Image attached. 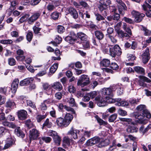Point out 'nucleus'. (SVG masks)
Wrapping results in <instances>:
<instances>
[{
    "label": "nucleus",
    "mask_w": 151,
    "mask_h": 151,
    "mask_svg": "<svg viewBox=\"0 0 151 151\" xmlns=\"http://www.w3.org/2000/svg\"><path fill=\"white\" fill-rule=\"evenodd\" d=\"M137 110L138 112L134 115L135 118L137 119L136 122L139 124H143L147 123L148 121L144 118L145 116L147 118L150 119L151 117V114L147 109L146 106L144 105H140L137 106Z\"/></svg>",
    "instance_id": "f257e3e1"
},
{
    "label": "nucleus",
    "mask_w": 151,
    "mask_h": 151,
    "mask_svg": "<svg viewBox=\"0 0 151 151\" xmlns=\"http://www.w3.org/2000/svg\"><path fill=\"white\" fill-rule=\"evenodd\" d=\"M122 54V50L120 47L117 45H115L110 49L109 55L112 57H115L116 56H120Z\"/></svg>",
    "instance_id": "f03ea898"
},
{
    "label": "nucleus",
    "mask_w": 151,
    "mask_h": 151,
    "mask_svg": "<svg viewBox=\"0 0 151 151\" xmlns=\"http://www.w3.org/2000/svg\"><path fill=\"white\" fill-rule=\"evenodd\" d=\"M90 83V79L88 76L85 75H81L80 79L77 83L78 86L83 87L87 85Z\"/></svg>",
    "instance_id": "7ed1b4c3"
},
{
    "label": "nucleus",
    "mask_w": 151,
    "mask_h": 151,
    "mask_svg": "<svg viewBox=\"0 0 151 151\" xmlns=\"http://www.w3.org/2000/svg\"><path fill=\"white\" fill-rule=\"evenodd\" d=\"M139 79L138 80V83L139 85L144 87H147V84L145 83L146 82L147 83H150L151 80L147 77L142 76H139Z\"/></svg>",
    "instance_id": "20e7f679"
},
{
    "label": "nucleus",
    "mask_w": 151,
    "mask_h": 151,
    "mask_svg": "<svg viewBox=\"0 0 151 151\" xmlns=\"http://www.w3.org/2000/svg\"><path fill=\"white\" fill-rule=\"evenodd\" d=\"M133 17L134 18V21L136 22H139L142 21L145 14L140 13L138 12L133 10L131 12Z\"/></svg>",
    "instance_id": "39448f33"
},
{
    "label": "nucleus",
    "mask_w": 151,
    "mask_h": 151,
    "mask_svg": "<svg viewBox=\"0 0 151 151\" xmlns=\"http://www.w3.org/2000/svg\"><path fill=\"white\" fill-rule=\"evenodd\" d=\"M116 1L118 4L119 12L123 15L124 14V11L127 9L125 4L121 0H116Z\"/></svg>",
    "instance_id": "423d86ee"
},
{
    "label": "nucleus",
    "mask_w": 151,
    "mask_h": 151,
    "mask_svg": "<svg viewBox=\"0 0 151 151\" xmlns=\"http://www.w3.org/2000/svg\"><path fill=\"white\" fill-rule=\"evenodd\" d=\"M41 14V12L39 11L35 12L28 19V22L30 24H32L35 21L39 18Z\"/></svg>",
    "instance_id": "0eeeda50"
},
{
    "label": "nucleus",
    "mask_w": 151,
    "mask_h": 151,
    "mask_svg": "<svg viewBox=\"0 0 151 151\" xmlns=\"http://www.w3.org/2000/svg\"><path fill=\"white\" fill-rule=\"evenodd\" d=\"M142 61L144 63H147L150 58L149 49L147 48L141 56Z\"/></svg>",
    "instance_id": "6e6552de"
},
{
    "label": "nucleus",
    "mask_w": 151,
    "mask_h": 151,
    "mask_svg": "<svg viewBox=\"0 0 151 151\" xmlns=\"http://www.w3.org/2000/svg\"><path fill=\"white\" fill-rule=\"evenodd\" d=\"M95 100L99 106H104L106 104V97L103 98L100 95H98L95 97Z\"/></svg>",
    "instance_id": "1a4fd4ad"
},
{
    "label": "nucleus",
    "mask_w": 151,
    "mask_h": 151,
    "mask_svg": "<svg viewBox=\"0 0 151 151\" xmlns=\"http://www.w3.org/2000/svg\"><path fill=\"white\" fill-rule=\"evenodd\" d=\"M40 133L35 128H33L29 131V138L30 140L37 139L39 136Z\"/></svg>",
    "instance_id": "9d476101"
},
{
    "label": "nucleus",
    "mask_w": 151,
    "mask_h": 151,
    "mask_svg": "<svg viewBox=\"0 0 151 151\" xmlns=\"http://www.w3.org/2000/svg\"><path fill=\"white\" fill-rule=\"evenodd\" d=\"M80 132L79 130L76 129L74 128L73 127H72L68 132L67 134L70 136L71 138L75 139L78 138L77 134H79Z\"/></svg>",
    "instance_id": "9b49d317"
},
{
    "label": "nucleus",
    "mask_w": 151,
    "mask_h": 151,
    "mask_svg": "<svg viewBox=\"0 0 151 151\" xmlns=\"http://www.w3.org/2000/svg\"><path fill=\"white\" fill-rule=\"evenodd\" d=\"M98 7L102 15L106 17L109 13V12L107 8V7L104 5L102 4L99 3V4L98 6Z\"/></svg>",
    "instance_id": "f8f14e48"
},
{
    "label": "nucleus",
    "mask_w": 151,
    "mask_h": 151,
    "mask_svg": "<svg viewBox=\"0 0 151 151\" xmlns=\"http://www.w3.org/2000/svg\"><path fill=\"white\" fill-rule=\"evenodd\" d=\"M100 138L99 137H94L88 139L86 142L88 146H92L95 144H98L100 142Z\"/></svg>",
    "instance_id": "ddd939ff"
},
{
    "label": "nucleus",
    "mask_w": 151,
    "mask_h": 151,
    "mask_svg": "<svg viewBox=\"0 0 151 151\" xmlns=\"http://www.w3.org/2000/svg\"><path fill=\"white\" fill-rule=\"evenodd\" d=\"M16 53L18 55V56L16 57V59L17 60L19 61L24 60L25 57L23 55L24 52L23 50L19 49L17 51Z\"/></svg>",
    "instance_id": "4468645a"
},
{
    "label": "nucleus",
    "mask_w": 151,
    "mask_h": 151,
    "mask_svg": "<svg viewBox=\"0 0 151 151\" xmlns=\"http://www.w3.org/2000/svg\"><path fill=\"white\" fill-rule=\"evenodd\" d=\"M43 89L46 91L45 93L47 95H51L53 93V89L48 83H44L42 85Z\"/></svg>",
    "instance_id": "2eb2a0df"
},
{
    "label": "nucleus",
    "mask_w": 151,
    "mask_h": 151,
    "mask_svg": "<svg viewBox=\"0 0 151 151\" xmlns=\"http://www.w3.org/2000/svg\"><path fill=\"white\" fill-rule=\"evenodd\" d=\"M19 82V80L17 78H16L13 80L11 87V91L13 93H15L16 92Z\"/></svg>",
    "instance_id": "dca6fc26"
},
{
    "label": "nucleus",
    "mask_w": 151,
    "mask_h": 151,
    "mask_svg": "<svg viewBox=\"0 0 151 151\" xmlns=\"http://www.w3.org/2000/svg\"><path fill=\"white\" fill-rule=\"evenodd\" d=\"M34 79L32 78H28L21 81L19 85L21 86H26L32 83Z\"/></svg>",
    "instance_id": "f3484780"
},
{
    "label": "nucleus",
    "mask_w": 151,
    "mask_h": 151,
    "mask_svg": "<svg viewBox=\"0 0 151 151\" xmlns=\"http://www.w3.org/2000/svg\"><path fill=\"white\" fill-rule=\"evenodd\" d=\"M17 113L18 117L20 120H24L27 118V113L26 111L21 110L18 111Z\"/></svg>",
    "instance_id": "a211bd4d"
},
{
    "label": "nucleus",
    "mask_w": 151,
    "mask_h": 151,
    "mask_svg": "<svg viewBox=\"0 0 151 151\" xmlns=\"http://www.w3.org/2000/svg\"><path fill=\"white\" fill-rule=\"evenodd\" d=\"M109 143L110 140L109 139H100L99 143L96 145L98 147L101 148L103 147L108 145Z\"/></svg>",
    "instance_id": "6ab92c4d"
},
{
    "label": "nucleus",
    "mask_w": 151,
    "mask_h": 151,
    "mask_svg": "<svg viewBox=\"0 0 151 151\" xmlns=\"http://www.w3.org/2000/svg\"><path fill=\"white\" fill-rule=\"evenodd\" d=\"M57 125L60 127H66L68 126L65 119L61 117L58 118L56 120Z\"/></svg>",
    "instance_id": "aec40b11"
},
{
    "label": "nucleus",
    "mask_w": 151,
    "mask_h": 151,
    "mask_svg": "<svg viewBox=\"0 0 151 151\" xmlns=\"http://www.w3.org/2000/svg\"><path fill=\"white\" fill-rule=\"evenodd\" d=\"M38 139L39 140V144L42 145L44 142L46 143H50L52 140V138L49 137L43 136L39 137Z\"/></svg>",
    "instance_id": "412c9836"
},
{
    "label": "nucleus",
    "mask_w": 151,
    "mask_h": 151,
    "mask_svg": "<svg viewBox=\"0 0 151 151\" xmlns=\"http://www.w3.org/2000/svg\"><path fill=\"white\" fill-rule=\"evenodd\" d=\"M51 87L58 91H61L63 88L62 85L59 82H56L51 84Z\"/></svg>",
    "instance_id": "4be33fe9"
},
{
    "label": "nucleus",
    "mask_w": 151,
    "mask_h": 151,
    "mask_svg": "<svg viewBox=\"0 0 151 151\" xmlns=\"http://www.w3.org/2000/svg\"><path fill=\"white\" fill-rule=\"evenodd\" d=\"M15 134L18 137L23 138L25 136V134L20 129V127H17L14 130Z\"/></svg>",
    "instance_id": "5701e85b"
},
{
    "label": "nucleus",
    "mask_w": 151,
    "mask_h": 151,
    "mask_svg": "<svg viewBox=\"0 0 151 151\" xmlns=\"http://www.w3.org/2000/svg\"><path fill=\"white\" fill-rule=\"evenodd\" d=\"M68 11L73 17L76 19L78 18V14L77 11L73 7H70L68 9Z\"/></svg>",
    "instance_id": "b1692460"
},
{
    "label": "nucleus",
    "mask_w": 151,
    "mask_h": 151,
    "mask_svg": "<svg viewBox=\"0 0 151 151\" xmlns=\"http://www.w3.org/2000/svg\"><path fill=\"white\" fill-rule=\"evenodd\" d=\"M117 32L118 37L121 38L128 39L130 37V36L128 34L124 32L122 30H118L117 31Z\"/></svg>",
    "instance_id": "393cba45"
},
{
    "label": "nucleus",
    "mask_w": 151,
    "mask_h": 151,
    "mask_svg": "<svg viewBox=\"0 0 151 151\" xmlns=\"http://www.w3.org/2000/svg\"><path fill=\"white\" fill-rule=\"evenodd\" d=\"M112 93V90L109 88H104L102 89L101 93L103 95H108L110 97Z\"/></svg>",
    "instance_id": "a878e982"
},
{
    "label": "nucleus",
    "mask_w": 151,
    "mask_h": 151,
    "mask_svg": "<svg viewBox=\"0 0 151 151\" xmlns=\"http://www.w3.org/2000/svg\"><path fill=\"white\" fill-rule=\"evenodd\" d=\"M134 69L135 71L138 73L142 75H145V70L142 67L136 66L134 67Z\"/></svg>",
    "instance_id": "bb28decb"
},
{
    "label": "nucleus",
    "mask_w": 151,
    "mask_h": 151,
    "mask_svg": "<svg viewBox=\"0 0 151 151\" xmlns=\"http://www.w3.org/2000/svg\"><path fill=\"white\" fill-rule=\"evenodd\" d=\"M73 115L70 113H67L65 116L64 119L68 125L70 124L72 120L73 119Z\"/></svg>",
    "instance_id": "cd10ccee"
},
{
    "label": "nucleus",
    "mask_w": 151,
    "mask_h": 151,
    "mask_svg": "<svg viewBox=\"0 0 151 151\" xmlns=\"http://www.w3.org/2000/svg\"><path fill=\"white\" fill-rule=\"evenodd\" d=\"M96 38L99 40H102L104 37V34L102 32L100 31H96L94 32Z\"/></svg>",
    "instance_id": "c85d7f7f"
},
{
    "label": "nucleus",
    "mask_w": 151,
    "mask_h": 151,
    "mask_svg": "<svg viewBox=\"0 0 151 151\" xmlns=\"http://www.w3.org/2000/svg\"><path fill=\"white\" fill-rule=\"evenodd\" d=\"M101 43L102 44L101 49L103 52L109 55L110 49H111V47H109L108 45H105L104 44Z\"/></svg>",
    "instance_id": "c756f323"
},
{
    "label": "nucleus",
    "mask_w": 151,
    "mask_h": 151,
    "mask_svg": "<svg viewBox=\"0 0 151 151\" xmlns=\"http://www.w3.org/2000/svg\"><path fill=\"white\" fill-rule=\"evenodd\" d=\"M77 36L79 39L83 41L87 40L88 38V36L86 34L81 32L78 33Z\"/></svg>",
    "instance_id": "7c9ffc66"
},
{
    "label": "nucleus",
    "mask_w": 151,
    "mask_h": 151,
    "mask_svg": "<svg viewBox=\"0 0 151 151\" xmlns=\"http://www.w3.org/2000/svg\"><path fill=\"white\" fill-rule=\"evenodd\" d=\"M141 30L143 32L145 36H148L151 35V30L148 29L143 25L141 26Z\"/></svg>",
    "instance_id": "2f4dec72"
},
{
    "label": "nucleus",
    "mask_w": 151,
    "mask_h": 151,
    "mask_svg": "<svg viewBox=\"0 0 151 151\" xmlns=\"http://www.w3.org/2000/svg\"><path fill=\"white\" fill-rule=\"evenodd\" d=\"M72 140L68 137L65 136L63 138V145H69L70 144L71 141Z\"/></svg>",
    "instance_id": "473e14b6"
},
{
    "label": "nucleus",
    "mask_w": 151,
    "mask_h": 151,
    "mask_svg": "<svg viewBox=\"0 0 151 151\" xmlns=\"http://www.w3.org/2000/svg\"><path fill=\"white\" fill-rule=\"evenodd\" d=\"M5 114L4 113H0V123L4 126V123L7 122V120L5 116Z\"/></svg>",
    "instance_id": "72a5a7b5"
},
{
    "label": "nucleus",
    "mask_w": 151,
    "mask_h": 151,
    "mask_svg": "<svg viewBox=\"0 0 151 151\" xmlns=\"http://www.w3.org/2000/svg\"><path fill=\"white\" fill-rule=\"evenodd\" d=\"M66 101L70 106L73 107L76 106L75 99L73 98L70 97L67 98Z\"/></svg>",
    "instance_id": "f704fd0d"
},
{
    "label": "nucleus",
    "mask_w": 151,
    "mask_h": 151,
    "mask_svg": "<svg viewBox=\"0 0 151 151\" xmlns=\"http://www.w3.org/2000/svg\"><path fill=\"white\" fill-rule=\"evenodd\" d=\"M110 63V60L107 59H104L100 62V65L101 66L107 67L109 66Z\"/></svg>",
    "instance_id": "c9c22d12"
},
{
    "label": "nucleus",
    "mask_w": 151,
    "mask_h": 151,
    "mask_svg": "<svg viewBox=\"0 0 151 151\" xmlns=\"http://www.w3.org/2000/svg\"><path fill=\"white\" fill-rule=\"evenodd\" d=\"M95 117L96 119L98 122L99 123L100 125H103L106 126L107 125L108 123L107 122L103 120L102 119L99 118L98 116H96Z\"/></svg>",
    "instance_id": "e433bc0d"
},
{
    "label": "nucleus",
    "mask_w": 151,
    "mask_h": 151,
    "mask_svg": "<svg viewBox=\"0 0 151 151\" xmlns=\"http://www.w3.org/2000/svg\"><path fill=\"white\" fill-rule=\"evenodd\" d=\"M4 123L5 124L4 125V126L5 127L15 129L17 127V126L14 123L12 122H9L7 121V122Z\"/></svg>",
    "instance_id": "4c0bfd02"
},
{
    "label": "nucleus",
    "mask_w": 151,
    "mask_h": 151,
    "mask_svg": "<svg viewBox=\"0 0 151 151\" xmlns=\"http://www.w3.org/2000/svg\"><path fill=\"white\" fill-rule=\"evenodd\" d=\"M127 131L129 133H134L137 132V129L134 125L129 126L127 129Z\"/></svg>",
    "instance_id": "58836bf2"
},
{
    "label": "nucleus",
    "mask_w": 151,
    "mask_h": 151,
    "mask_svg": "<svg viewBox=\"0 0 151 151\" xmlns=\"http://www.w3.org/2000/svg\"><path fill=\"white\" fill-rule=\"evenodd\" d=\"M58 65V63H54L50 68V72L52 73H54L57 69Z\"/></svg>",
    "instance_id": "ea45409f"
},
{
    "label": "nucleus",
    "mask_w": 151,
    "mask_h": 151,
    "mask_svg": "<svg viewBox=\"0 0 151 151\" xmlns=\"http://www.w3.org/2000/svg\"><path fill=\"white\" fill-rule=\"evenodd\" d=\"M15 105V103L13 100H9L6 104V107L10 108L14 107Z\"/></svg>",
    "instance_id": "a19ab883"
},
{
    "label": "nucleus",
    "mask_w": 151,
    "mask_h": 151,
    "mask_svg": "<svg viewBox=\"0 0 151 151\" xmlns=\"http://www.w3.org/2000/svg\"><path fill=\"white\" fill-rule=\"evenodd\" d=\"M58 32L60 34H62L65 32V27L61 25H58L56 27Z\"/></svg>",
    "instance_id": "79ce46f5"
},
{
    "label": "nucleus",
    "mask_w": 151,
    "mask_h": 151,
    "mask_svg": "<svg viewBox=\"0 0 151 151\" xmlns=\"http://www.w3.org/2000/svg\"><path fill=\"white\" fill-rule=\"evenodd\" d=\"M82 45L83 48L84 49H89L90 47V42L86 40L85 41H84V42H82Z\"/></svg>",
    "instance_id": "37998d69"
},
{
    "label": "nucleus",
    "mask_w": 151,
    "mask_h": 151,
    "mask_svg": "<svg viewBox=\"0 0 151 151\" xmlns=\"http://www.w3.org/2000/svg\"><path fill=\"white\" fill-rule=\"evenodd\" d=\"M142 7L144 11H146L151 8V6L146 1H145L142 5Z\"/></svg>",
    "instance_id": "c03bdc74"
},
{
    "label": "nucleus",
    "mask_w": 151,
    "mask_h": 151,
    "mask_svg": "<svg viewBox=\"0 0 151 151\" xmlns=\"http://www.w3.org/2000/svg\"><path fill=\"white\" fill-rule=\"evenodd\" d=\"M25 124L29 129L32 128L34 126L32 122L29 119L26 120L25 122Z\"/></svg>",
    "instance_id": "a18cd8bd"
},
{
    "label": "nucleus",
    "mask_w": 151,
    "mask_h": 151,
    "mask_svg": "<svg viewBox=\"0 0 151 151\" xmlns=\"http://www.w3.org/2000/svg\"><path fill=\"white\" fill-rule=\"evenodd\" d=\"M26 103L27 106H29L33 109H35V110L37 109L35 103L32 102L31 101L29 100H27Z\"/></svg>",
    "instance_id": "49530a36"
},
{
    "label": "nucleus",
    "mask_w": 151,
    "mask_h": 151,
    "mask_svg": "<svg viewBox=\"0 0 151 151\" xmlns=\"http://www.w3.org/2000/svg\"><path fill=\"white\" fill-rule=\"evenodd\" d=\"M62 41V38L59 36H56L55 39V41L53 42V44L55 46L57 45V44H59Z\"/></svg>",
    "instance_id": "de8ad7c7"
},
{
    "label": "nucleus",
    "mask_w": 151,
    "mask_h": 151,
    "mask_svg": "<svg viewBox=\"0 0 151 151\" xmlns=\"http://www.w3.org/2000/svg\"><path fill=\"white\" fill-rule=\"evenodd\" d=\"M53 139L57 145L59 146L60 145L61 139V137L58 135L54 138Z\"/></svg>",
    "instance_id": "09e8293b"
},
{
    "label": "nucleus",
    "mask_w": 151,
    "mask_h": 151,
    "mask_svg": "<svg viewBox=\"0 0 151 151\" xmlns=\"http://www.w3.org/2000/svg\"><path fill=\"white\" fill-rule=\"evenodd\" d=\"M65 40L68 42V43L70 44H73L75 40L74 39H73L71 37H70V36H68L66 37L65 39Z\"/></svg>",
    "instance_id": "8fccbe9b"
},
{
    "label": "nucleus",
    "mask_w": 151,
    "mask_h": 151,
    "mask_svg": "<svg viewBox=\"0 0 151 151\" xmlns=\"http://www.w3.org/2000/svg\"><path fill=\"white\" fill-rule=\"evenodd\" d=\"M33 37V34L32 32L30 31H28L26 35V38L27 40L29 42H30Z\"/></svg>",
    "instance_id": "3c124183"
},
{
    "label": "nucleus",
    "mask_w": 151,
    "mask_h": 151,
    "mask_svg": "<svg viewBox=\"0 0 151 151\" xmlns=\"http://www.w3.org/2000/svg\"><path fill=\"white\" fill-rule=\"evenodd\" d=\"M120 120L124 122V124L127 125L130 124L132 121V119L130 118H121L120 119Z\"/></svg>",
    "instance_id": "603ef678"
},
{
    "label": "nucleus",
    "mask_w": 151,
    "mask_h": 151,
    "mask_svg": "<svg viewBox=\"0 0 151 151\" xmlns=\"http://www.w3.org/2000/svg\"><path fill=\"white\" fill-rule=\"evenodd\" d=\"M99 3L107 7V6L111 4V1L110 0H100Z\"/></svg>",
    "instance_id": "864d4df0"
},
{
    "label": "nucleus",
    "mask_w": 151,
    "mask_h": 151,
    "mask_svg": "<svg viewBox=\"0 0 151 151\" xmlns=\"http://www.w3.org/2000/svg\"><path fill=\"white\" fill-rule=\"evenodd\" d=\"M33 29L35 34H38V35H42L40 32V31L41 29V28L37 27L36 26H34L33 27Z\"/></svg>",
    "instance_id": "5fc2aeb1"
},
{
    "label": "nucleus",
    "mask_w": 151,
    "mask_h": 151,
    "mask_svg": "<svg viewBox=\"0 0 151 151\" xmlns=\"http://www.w3.org/2000/svg\"><path fill=\"white\" fill-rule=\"evenodd\" d=\"M48 134L49 136L52 137L53 139L58 135L56 132L52 130H50L48 132Z\"/></svg>",
    "instance_id": "6e6d98bb"
},
{
    "label": "nucleus",
    "mask_w": 151,
    "mask_h": 151,
    "mask_svg": "<svg viewBox=\"0 0 151 151\" xmlns=\"http://www.w3.org/2000/svg\"><path fill=\"white\" fill-rule=\"evenodd\" d=\"M94 14L96 17V19L98 21L104 20L105 19L104 17L99 13H95Z\"/></svg>",
    "instance_id": "4d7b16f0"
},
{
    "label": "nucleus",
    "mask_w": 151,
    "mask_h": 151,
    "mask_svg": "<svg viewBox=\"0 0 151 151\" xmlns=\"http://www.w3.org/2000/svg\"><path fill=\"white\" fill-rule=\"evenodd\" d=\"M52 126V123L49 122V119L48 118L46 119L44 123L42 125L43 127L46 126L48 128H50Z\"/></svg>",
    "instance_id": "13d9d810"
},
{
    "label": "nucleus",
    "mask_w": 151,
    "mask_h": 151,
    "mask_svg": "<svg viewBox=\"0 0 151 151\" xmlns=\"http://www.w3.org/2000/svg\"><path fill=\"white\" fill-rule=\"evenodd\" d=\"M60 14L59 13L57 12H53L51 15V17L54 20H57L58 19Z\"/></svg>",
    "instance_id": "bf43d9fd"
},
{
    "label": "nucleus",
    "mask_w": 151,
    "mask_h": 151,
    "mask_svg": "<svg viewBox=\"0 0 151 151\" xmlns=\"http://www.w3.org/2000/svg\"><path fill=\"white\" fill-rule=\"evenodd\" d=\"M9 1L11 3V6L10 8L14 10L16 8V6L18 4V2L15 1H12V0H10Z\"/></svg>",
    "instance_id": "052dcab7"
},
{
    "label": "nucleus",
    "mask_w": 151,
    "mask_h": 151,
    "mask_svg": "<svg viewBox=\"0 0 151 151\" xmlns=\"http://www.w3.org/2000/svg\"><path fill=\"white\" fill-rule=\"evenodd\" d=\"M117 93L118 95H121L123 93V88L121 86H116Z\"/></svg>",
    "instance_id": "680f3d73"
},
{
    "label": "nucleus",
    "mask_w": 151,
    "mask_h": 151,
    "mask_svg": "<svg viewBox=\"0 0 151 151\" xmlns=\"http://www.w3.org/2000/svg\"><path fill=\"white\" fill-rule=\"evenodd\" d=\"M46 115H38L36 116L37 121L38 122H40L42 119L46 117Z\"/></svg>",
    "instance_id": "e2e57ef3"
},
{
    "label": "nucleus",
    "mask_w": 151,
    "mask_h": 151,
    "mask_svg": "<svg viewBox=\"0 0 151 151\" xmlns=\"http://www.w3.org/2000/svg\"><path fill=\"white\" fill-rule=\"evenodd\" d=\"M106 103H112L115 102L116 99H114L111 98L110 97H106Z\"/></svg>",
    "instance_id": "0e129e2a"
},
{
    "label": "nucleus",
    "mask_w": 151,
    "mask_h": 151,
    "mask_svg": "<svg viewBox=\"0 0 151 151\" xmlns=\"http://www.w3.org/2000/svg\"><path fill=\"white\" fill-rule=\"evenodd\" d=\"M117 117V114H114L111 115L109 118V122H114L116 119Z\"/></svg>",
    "instance_id": "69168bd1"
},
{
    "label": "nucleus",
    "mask_w": 151,
    "mask_h": 151,
    "mask_svg": "<svg viewBox=\"0 0 151 151\" xmlns=\"http://www.w3.org/2000/svg\"><path fill=\"white\" fill-rule=\"evenodd\" d=\"M63 92H57L55 94V97L56 99L58 100H60L62 98L63 94Z\"/></svg>",
    "instance_id": "338daca9"
},
{
    "label": "nucleus",
    "mask_w": 151,
    "mask_h": 151,
    "mask_svg": "<svg viewBox=\"0 0 151 151\" xmlns=\"http://www.w3.org/2000/svg\"><path fill=\"white\" fill-rule=\"evenodd\" d=\"M8 63L10 65L13 66L16 64V61L14 58H10L8 59Z\"/></svg>",
    "instance_id": "774afa93"
}]
</instances>
